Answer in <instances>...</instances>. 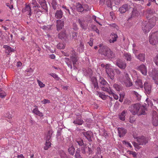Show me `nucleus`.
Masks as SVG:
<instances>
[{
  "mask_svg": "<svg viewBox=\"0 0 158 158\" xmlns=\"http://www.w3.org/2000/svg\"><path fill=\"white\" fill-rule=\"evenodd\" d=\"M99 82L101 84L100 86L102 90L108 92L110 96L105 95L103 92L97 91L96 92V94L97 96H99V97L102 99H108L109 98L112 99V96H113L114 99H118V96L113 93L111 90L109 84L103 77H100Z\"/></svg>",
  "mask_w": 158,
  "mask_h": 158,
  "instance_id": "1",
  "label": "nucleus"
},
{
  "mask_svg": "<svg viewBox=\"0 0 158 158\" xmlns=\"http://www.w3.org/2000/svg\"><path fill=\"white\" fill-rule=\"evenodd\" d=\"M129 109L133 115H140L146 114V111L147 110V108L139 103H137L132 105L129 107Z\"/></svg>",
  "mask_w": 158,
  "mask_h": 158,
  "instance_id": "2",
  "label": "nucleus"
},
{
  "mask_svg": "<svg viewBox=\"0 0 158 158\" xmlns=\"http://www.w3.org/2000/svg\"><path fill=\"white\" fill-rule=\"evenodd\" d=\"M156 15H154L148 21H146L143 23L142 29L144 32H148L154 26L156 21Z\"/></svg>",
  "mask_w": 158,
  "mask_h": 158,
  "instance_id": "3",
  "label": "nucleus"
},
{
  "mask_svg": "<svg viewBox=\"0 0 158 158\" xmlns=\"http://www.w3.org/2000/svg\"><path fill=\"white\" fill-rule=\"evenodd\" d=\"M100 49L98 51L99 53L110 58H113L114 57V54L113 52L107 46H102V44H100Z\"/></svg>",
  "mask_w": 158,
  "mask_h": 158,
  "instance_id": "4",
  "label": "nucleus"
},
{
  "mask_svg": "<svg viewBox=\"0 0 158 158\" xmlns=\"http://www.w3.org/2000/svg\"><path fill=\"white\" fill-rule=\"evenodd\" d=\"M66 56H70V59L72 60L73 67L74 69L76 68V63L78 62L79 58L77 56V54L76 53L75 51L73 49H72L70 52H68L66 55Z\"/></svg>",
  "mask_w": 158,
  "mask_h": 158,
  "instance_id": "5",
  "label": "nucleus"
},
{
  "mask_svg": "<svg viewBox=\"0 0 158 158\" xmlns=\"http://www.w3.org/2000/svg\"><path fill=\"white\" fill-rule=\"evenodd\" d=\"M149 41L150 44L154 45L158 43V31L152 33L149 36Z\"/></svg>",
  "mask_w": 158,
  "mask_h": 158,
  "instance_id": "6",
  "label": "nucleus"
},
{
  "mask_svg": "<svg viewBox=\"0 0 158 158\" xmlns=\"http://www.w3.org/2000/svg\"><path fill=\"white\" fill-rule=\"evenodd\" d=\"M122 82L124 83L127 87L131 86L132 85V82L131 81L129 75L126 72L124 73V76Z\"/></svg>",
  "mask_w": 158,
  "mask_h": 158,
  "instance_id": "7",
  "label": "nucleus"
},
{
  "mask_svg": "<svg viewBox=\"0 0 158 158\" xmlns=\"http://www.w3.org/2000/svg\"><path fill=\"white\" fill-rule=\"evenodd\" d=\"M152 123L155 126L158 125V113L155 111H153L152 114Z\"/></svg>",
  "mask_w": 158,
  "mask_h": 158,
  "instance_id": "8",
  "label": "nucleus"
},
{
  "mask_svg": "<svg viewBox=\"0 0 158 158\" xmlns=\"http://www.w3.org/2000/svg\"><path fill=\"white\" fill-rule=\"evenodd\" d=\"M82 134L87 139L89 142L92 141V139L94 135L93 132L91 131H88L86 132H82Z\"/></svg>",
  "mask_w": 158,
  "mask_h": 158,
  "instance_id": "9",
  "label": "nucleus"
},
{
  "mask_svg": "<svg viewBox=\"0 0 158 158\" xmlns=\"http://www.w3.org/2000/svg\"><path fill=\"white\" fill-rule=\"evenodd\" d=\"M23 13H26L29 15V17L31 16L32 13L31 9V7L29 4H25L24 7L22 10Z\"/></svg>",
  "mask_w": 158,
  "mask_h": 158,
  "instance_id": "10",
  "label": "nucleus"
},
{
  "mask_svg": "<svg viewBox=\"0 0 158 158\" xmlns=\"http://www.w3.org/2000/svg\"><path fill=\"white\" fill-rule=\"evenodd\" d=\"M152 79L155 81V83L158 85V70L156 69H154L152 70Z\"/></svg>",
  "mask_w": 158,
  "mask_h": 158,
  "instance_id": "11",
  "label": "nucleus"
},
{
  "mask_svg": "<svg viewBox=\"0 0 158 158\" xmlns=\"http://www.w3.org/2000/svg\"><path fill=\"white\" fill-rule=\"evenodd\" d=\"M143 86L145 93L148 94H150L152 91V86L150 84L145 82L144 83Z\"/></svg>",
  "mask_w": 158,
  "mask_h": 158,
  "instance_id": "12",
  "label": "nucleus"
},
{
  "mask_svg": "<svg viewBox=\"0 0 158 158\" xmlns=\"http://www.w3.org/2000/svg\"><path fill=\"white\" fill-rule=\"evenodd\" d=\"M137 141L139 145H145L148 143V139L144 136L138 138Z\"/></svg>",
  "mask_w": 158,
  "mask_h": 158,
  "instance_id": "13",
  "label": "nucleus"
},
{
  "mask_svg": "<svg viewBox=\"0 0 158 158\" xmlns=\"http://www.w3.org/2000/svg\"><path fill=\"white\" fill-rule=\"evenodd\" d=\"M116 64L119 68L122 69H124L127 66L125 62L121 60H118L116 63Z\"/></svg>",
  "mask_w": 158,
  "mask_h": 158,
  "instance_id": "14",
  "label": "nucleus"
},
{
  "mask_svg": "<svg viewBox=\"0 0 158 158\" xmlns=\"http://www.w3.org/2000/svg\"><path fill=\"white\" fill-rule=\"evenodd\" d=\"M83 122L84 121L81 118V116H77L76 119L74 120L73 123L75 124L81 125Z\"/></svg>",
  "mask_w": 158,
  "mask_h": 158,
  "instance_id": "15",
  "label": "nucleus"
},
{
  "mask_svg": "<svg viewBox=\"0 0 158 158\" xmlns=\"http://www.w3.org/2000/svg\"><path fill=\"white\" fill-rule=\"evenodd\" d=\"M41 7L45 12L48 11V7L45 0H39L38 1Z\"/></svg>",
  "mask_w": 158,
  "mask_h": 158,
  "instance_id": "16",
  "label": "nucleus"
},
{
  "mask_svg": "<svg viewBox=\"0 0 158 158\" xmlns=\"http://www.w3.org/2000/svg\"><path fill=\"white\" fill-rule=\"evenodd\" d=\"M78 22L81 27L84 29H86L88 26V24L84 20L80 19L78 20Z\"/></svg>",
  "mask_w": 158,
  "mask_h": 158,
  "instance_id": "17",
  "label": "nucleus"
},
{
  "mask_svg": "<svg viewBox=\"0 0 158 158\" xmlns=\"http://www.w3.org/2000/svg\"><path fill=\"white\" fill-rule=\"evenodd\" d=\"M138 70H139L141 72L143 75H145L147 74V68L144 65H141L138 67Z\"/></svg>",
  "mask_w": 158,
  "mask_h": 158,
  "instance_id": "18",
  "label": "nucleus"
},
{
  "mask_svg": "<svg viewBox=\"0 0 158 158\" xmlns=\"http://www.w3.org/2000/svg\"><path fill=\"white\" fill-rule=\"evenodd\" d=\"M135 87L137 89L143 88V85L141 80L137 79L135 82Z\"/></svg>",
  "mask_w": 158,
  "mask_h": 158,
  "instance_id": "19",
  "label": "nucleus"
},
{
  "mask_svg": "<svg viewBox=\"0 0 158 158\" xmlns=\"http://www.w3.org/2000/svg\"><path fill=\"white\" fill-rule=\"evenodd\" d=\"M119 136L121 138L123 137L127 133V130L123 128H118Z\"/></svg>",
  "mask_w": 158,
  "mask_h": 158,
  "instance_id": "20",
  "label": "nucleus"
},
{
  "mask_svg": "<svg viewBox=\"0 0 158 158\" xmlns=\"http://www.w3.org/2000/svg\"><path fill=\"white\" fill-rule=\"evenodd\" d=\"M35 108L32 110V113L40 117H42L43 116V114L41 112H40L38 110L37 106H35Z\"/></svg>",
  "mask_w": 158,
  "mask_h": 158,
  "instance_id": "21",
  "label": "nucleus"
},
{
  "mask_svg": "<svg viewBox=\"0 0 158 158\" xmlns=\"http://www.w3.org/2000/svg\"><path fill=\"white\" fill-rule=\"evenodd\" d=\"M110 36L111 38L109 40V42L110 43H113L117 40V39L118 38V35L116 34L112 33Z\"/></svg>",
  "mask_w": 158,
  "mask_h": 158,
  "instance_id": "22",
  "label": "nucleus"
},
{
  "mask_svg": "<svg viewBox=\"0 0 158 158\" xmlns=\"http://www.w3.org/2000/svg\"><path fill=\"white\" fill-rule=\"evenodd\" d=\"M129 7L128 5L127 4H124L119 8V11L122 13H124L128 10Z\"/></svg>",
  "mask_w": 158,
  "mask_h": 158,
  "instance_id": "23",
  "label": "nucleus"
},
{
  "mask_svg": "<svg viewBox=\"0 0 158 158\" xmlns=\"http://www.w3.org/2000/svg\"><path fill=\"white\" fill-rule=\"evenodd\" d=\"M56 23L57 29V31H59L62 29L64 26V22L60 20H58L56 21Z\"/></svg>",
  "mask_w": 158,
  "mask_h": 158,
  "instance_id": "24",
  "label": "nucleus"
},
{
  "mask_svg": "<svg viewBox=\"0 0 158 158\" xmlns=\"http://www.w3.org/2000/svg\"><path fill=\"white\" fill-rule=\"evenodd\" d=\"M63 12L61 10H57L55 13V17L56 19H61L63 16Z\"/></svg>",
  "mask_w": 158,
  "mask_h": 158,
  "instance_id": "25",
  "label": "nucleus"
},
{
  "mask_svg": "<svg viewBox=\"0 0 158 158\" xmlns=\"http://www.w3.org/2000/svg\"><path fill=\"white\" fill-rule=\"evenodd\" d=\"M135 56L140 61L143 62L145 60V54L144 53H140L138 55H135Z\"/></svg>",
  "mask_w": 158,
  "mask_h": 158,
  "instance_id": "26",
  "label": "nucleus"
},
{
  "mask_svg": "<svg viewBox=\"0 0 158 158\" xmlns=\"http://www.w3.org/2000/svg\"><path fill=\"white\" fill-rule=\"evenodd\" d=\"M75 148L73 145L70 144L68 149V151L69 154L72 156H73L75 153Z\"/></svg>",
  "mask_w": 158,
  "mask_h": 158,
  "instance_id": "27",
  "label": "nucleus"
},
{
  "mask_svg": "<svg viewBox=\"0 0 158 158\" xmlns=\"http://www.w3.org/2000/svg\"><path fill=\"white\" fill-rule=\"evenodd\" d=\"M155 11L153 10L148 9L146 11V17L148 18L152 15H154L155 14Z\"/></svg>",
  "mask_w": 158,
  "mask_h": 158,
  "instance_id": "28",
  "label": "nucleus"
},
{
  "mask_svg": "<svg viewBox=\"0 0 158 158\" xmlns=\"http://www.w3.org/2000/svg\"><path fill=\"white\" fill-rule=\"evenodd\" d=\"M46 143L45 144V146L44 147V149L45 150H48V149L51 147V143L49 140L46 139Z\"/></svg>",
  "mask_w": 158,
  "mask_h": 158,
  "instance_id": "29",
  "label": "nucleus"
},
{
  "mask_svg": "<svg viewBox=\"0 0 158 158\" xmlns=\"http://www.w3.org/2000/svg\"><path fill=\"white\" fill-rule=\"evenodd\" d=\"M3 48H5L6 50V53H8L9 54L10 52H14V49L12 48L9 46L4 45L3 47Z\"/></svg>",
  "mask_w": 158,
  "mask_h": 158,
  "instance_id": "30",
  "label": "nucleus"
},
{
  "mask_svg": "<svg viewBox=\"0 0 158 158\" xmlns=\"http://www.w3.org/2000/svg\"><path fill=\"white\" fill-rule=\"evenodd\" d=\"M83 5L79 3H77L76 6L77 10L80 12L84 11V9L83 8Z\"/></svg>",
  "mask_w": 158,
  "mask_h": 158,
  "instance_id": "31",
  "label": "nucleus"
},
{
  "mask_svg": "<svg viewBox=\"0 0 158 158\" xmlns=\"http://www.w3.org/2000/svg\"><path fill=\"white\" fill-rule=\"evenodd\" d=\"M114 88L117 91H119L122 90L123 89V87L120 85H119L117 84H114L113 85Z\"/></svg>",
  "mask_w": 158,
  "mask_h": 158,
  "instance_id": "32",
  "label": "nucleus"
},
{
  "mask_svg": "<svg viewBox=\"0 0 158 158\" xmlns=\"http://www.w3.org/2000/svg\"><path fill=\"white\" fill-rule=\"evenodd\" d=\"M127 113V111L123 110L120 114L119 115V119L122 121L125 120V114Z\"/></svg>",
  "mask_w": 158,
  "mask_h": 158,
  "instance_id": "33",
  "label": "nucleus"
},
{
  "mask_svg": "<svg viewBox=\"0 0 158 158\" xmlns=\"http://www.w3.org/2000/svg\"><path fill=\"white\" fill-rule=\"evenodd\" d=\"M124 58L127 61H130L131 59V56L129 53H125L123 54Z\"/></svg>",
  "mask_w": 158,
  "mask_h": 158,
  "instance_id": "34",
  "label": "nucleus"
},
{
  "mask_svg": "<svg viewBox=\"0 0 158 158\" xmlns=\"http://www.w3.org/2000/svg\"><path fill=\"white\" fill-rule=\"evenodd\" d=\"M80 148H77L76 151L74 155L75 158H82L80 155Z\"/></svg>",
  "mask_w": 158,
  "mask_h": 158,
  "instance_id": "35",
  "label": "nucleus"
},
{
  "mask_svg": "<svg viewBox=\"0 0 158 158\" xmlns=\"http://www.w3.org/2000/svg\"><path fill=\"white\" fill-rule=\"evenodd\" d=\"M139 14L138 11L136 9H133L132 12L131 18L136 17L139 15Z\"/></svg>",
  "mask_w": 158,
  "mask_h": 158,
  "instance_id": "36",
  "label": "nucleus"
},
{
  "mask_svg": "<svg viewBox=\"0 0 158 158\" xmlns=\"http://www.w3.org/2000/svg\"><path fill=\"white\" fill-rule=\"evenodd\" d=\"M53 131L52 130H50L47 133L46 137V139L50 140L51 137V135L53 133Z\"/></svg>",
  "mask_w": 158,
  "mask_h": 158,
  "instance_id": "37",
  "label": "nucleus"
},
{
  "mask_svg": "<svg viewBox=\"0 0 158 158\" xmlns=\"http://www.w3.org/2000/svg\"><path fill=\"white\" fill-rule=\"evenodd\" d=\"M33 70L31 68L27 69L25 70V72L26 73H27L26 74L27 76H30L31 75L33 72Z\"/></svg>",
  "mask_w": 158,
  "mask_h": 158,
  "instance_id": "38",
  "label": "nucleus"
},
{
  "mask_svg": "<svg viewBox=\"0 0 158 158\" xmlns=\"http://www.w3.org/2000/svg\"><path fill=\"white\" fill-rule=\"evenodd\" d=\"M84 44L82 42H81L79 47L78 48V50L80 52H82L84 50Z\"/></svg>",
  "mask_w": 158,
  "mask_h": 158,
  "instance_id": "39",
  "label": "nucleus"
},
{
  "mask_svg": "<svg viewBox=\"0 0 158 158\" xmlns=\"http://www.w3.org/2000/svg\"><path fill=\"white\" fill-rule=\"evenodd\" d=\"M76 142L79 145L82 146L84 145V143L83 139L81 138H78L76 140Z\"/></svg>",
  "mask_w": 158,
  "mask_h": 158,
  "instance_id": "40",
  "label": "nucleus"
},
{
  "mask_svg": "<svg viewBox=\"0 0 158 158\" xmlns=\"http://www.w3.org/2000/svg\"><path fill=\"white\" fill-rule=\"evenodd\" d=\"M32 4L33 5V7L39 8L40 7V6L38 4L35 0H32Z\"/></svg>",
  "mask_w": 158,
  "mask_h": 158,
  "instance_id": "41",
  "label": "nucleus"
},
{
  "mask_svg": "<svg viewBox=\"0 0 158 158\" xmlns=\"http://www.w3.org/2000/svg\"><path fill=\"white\" fill-rule=\"evenodd\" d=\"M65 61L66 62L68 66L70 67L71 69H72V65L71 63L69 62V59L68 58H65Z\"/></svg>",
  "mask_w": 158,
  "mask_h": 158,
  "instance_id": "42",
  "label": "nucleus"
},
{
  "mask_svg": "<svg viewBox=\"0 0 158 158\" xmlns=\"http://www.w3.org/2000/svg\"><path fill=\"white\" fill-rule=\"evenodd\" d=\"M65 47V44L62 43H60L57 45V48L59 49H64Z\"/></svg>",
  "mask_w": 158,
  "mask_h": 158,
  "instance_id": "43",
  "label": "nucleus"
},
{
  "mask_svg": "<svg viewBox=\"0 0 158 158\" xmlns=\"http://www.w3.org/2000/svg\"><path fill=\"white\" fill-rule=\"evenodd\" d=\"M66 33L64 32L60 33L58 35L59 38L61 39L64 38L66 37Z\"/></svg>",
  "mask_w": 158,
  "mask_h": 158,
  "instance_id": "44",
  "label": "nucleus"
},
{
  "mask_svg": "<svg viewBox=\"0 0 158 158\" xmlns=\"http://www.w3.org/2000/svg\"><path fill=\"white\" fill-rule=\"evenodd\" d=\"M132 94L135 98H137V99H140L141 98V96L135 91H132Z\"/></svg>",
  "mask_w": 158,
  "mask_h": 158,
  "instance_id": "45",
  "label": "nucleus"
},
{
  "mask_svg": "<svg viewBox=\"0 0 158 158\" xmlns=\"http://www.w3.org/2000/svg\"><path fill=\"white\" fill-rule=\"evenodd\" d=\"M60 156L61 158H68L67 154L62 151H60Z\"/></svg>",
  "mask_w": 158,
  "mask_h": 158,
  "instance_id": "46",
  "label": "nucleus"
},
{
  "mask_svg": "<svg viewBox=\"0 0 158 158\" xmlns=\"http://www.w3.org/2000/svg\"><path fill=\"white\" fill-rule=\"evenodd\" d=\"M105 67H106V72L107 74L108 75H109V74H111V72H109V69L110 70V68H109V64H106L105 66Z\"/></svg>",
  "mask_w": 158,
  "mask_h": 158,
  "instance_id": "47",
  "label": "nucleus"
},
{
  "mask_svg": "<svg viewBox=\"0 0 158 158\" xmlns=\"http://www.w3.org/2000/svg\"><path fill=\"white\" fill-rule=\"evenodd\" d=\"M87 148L86 145L82 147L81 149V153L83 154H85L86 153V149Z\"/></svg>",
  "mask_w": 158,
  "mask_h": 158,
  "instance_id": "48",
  "label": "nucleus"
},
{
  "mask_svg": "<svg viewBox=\"0 0 158 158\" xmlns=\"http://www.w3.org/2000/svg\"><path fill=\"white\" fill-rule=\"evenodd\" d=\"M51 26L50 25H44L41 27V28L44 30H48L51 28Z\"/></svg>",
  "mask_w": 158,
  "mask_h": 158,
  "instance_id": "49",
  "label": "nucleus"
},
{
  "mask_svg": "<svg viewBox=\"0 0 158 158\" xmlns=\"http://www.w3.org/2000/svg\"><path fill=\"white\" fill-rule=\"evenodd\" d=\"M6 95V94L4 91L0 90V98H4Z\"/></svg>",
  "mask_w": 158,
  "mask_h": 158,
  "instance_id": "50",
  "label": "nucleus"
},
{
  "mask_svg": "<svg viewBox=\"0 0 158 158\" xmlns=\"http://www.w3.org/2000/svg\"><path fill=\"white\" fill-rule=\"evenodd\" d=\"M38 83L39 86H40V88H43L44 87L45 85L43 84V83L41 81H40L39 80H37V81Z\"/></svg>",
  "mask_w": 158,
  "mask_h": 158,
  "instance_id": "51",
  "label": "nucleus"
},
{
  "mask_svg": "<svg viewBox=\"0 0 158 158\" xmlns=\"http://www.w3.org/2000/svg\"><path fill=\"white\" fill-rule=\"evenodd\" d=\"M101 148L100 147H98L97 148H96V155H100L101 153Z\"/></svg>",
  "mask_w": 158,
  "mask_h": 158,
  "instance_id": "52",
  "label": "nucleus"
},
{
  "mask_svg": "<svg viewBox=\"0 0 158 158\" xmlns=\"http://www.w3.org/2000/svg\"><path fill=\"white\" fill-rule=\"evenodd\" d=\"M83 5V8L84 9V12L88 11L89 10V8L87 4H84Z\"/></svg>",
  "mask_w": 158,
  "mask_h": 158,
  "instance_id": "53",
  "label": "nucleus"
},
{
  "mask_svg": "<svg viewBox=\"0 0 158 158\" xmlns=\"http://www.w3.org/2000/svg\"><path fill=\"white\" fill-rule=\"evenodd\" d=\"M49 75L50 76L54 78L56 80H59V77H58L57 75L55 73H50Z\"/></svg>",
  "mask_w": 158,
  "mask_h": 158,
  "instance_id": "54",
  "label": "nucleus"
},
{
  "mask_svg": "<svg viewBox=\"0 0 158 158\" xmlns=\"http://www.w3.org/2000/svg\"><path fill=\"white\" fill-rule=\"evenodd\" d=\"M52 6L54 10L56 9L57 8V5L56 2L54 0H53L52 1Z\"/></svg>",
  "mask_w": 158,
  "mask_h": 158,
  "instance_id": "55",
  "label": "nucleus"
},
{
  "mask_svg": "<svg viewBox=\"0 0 158 158\" xmlns=\"http://www.w3.org/2000/svg\"><path fill=\"white\" fill-rule=\"evenodd\" d=\"M154 61L155 64L158 66V54L154 58Z\"/></svg>",
  "mask_w": 158,
  "mask_h": 158,
  "instance_id": "56",
  "label": "nucleus"
},
{
  "mask_svg": "<svg viewBox=\"0 0 158 158\" xmlns=\"http://www.w3.org/2000/svg\"><path fill=\"white\" fill-rule=\"evenodd\" d=\"M123 143L124 144H125L127 145V146H129L130 148H131L132 147V146L130 144V143L128 142H127L126 141L124 140L123 142Z\"/></svg>",
  "mask_w": 158,
  "mask_h": 158,
  "instance_id": "57",
  "label": "nucleus"
},
{
  "mask_svg": "<svg viewBox=\"0 0 158 158\" xmlns=\"http://www.w3.org/2000/svg\"><path fill=\"white\" fill-rule=\"evenodd\" d=\"M57 139L58 141L60 142L61 141H62V139L61 138V136L60 135V133H58V134L57 135Z\"/></svg>",
  "mask_w": 158,
  "mask_h": 158,
  "instance_id": "58",
  "label": "nucleus"
},
{
  "mask_svg": "<svg viewBox=\"0 0 158 158\" xmlns=\"http://www.w3.org/2000/svg\"><path fill=\"white\" fill-rule=\"evenodd\" d=\"M93 41H94V39L93 38H90V40H89V42H88V43H89V45L90 46H92L93 45Z\"/></svg>",
  "mask_w": 158,
  "mask_h": 158,
  "instance_id": "59",
  "label": "nucleus"
},
{
  "mask_svg": "<svg viewBox=\"0 0 158 158\" xmlns=\"http://www.w3.org/2000/svg\"><path fill=\"white\" fill-rule=\"evenodd\" d=\"M125 95V93L124 92H123L121 93L120 94V99H123V98H124Z\"/></svg>",
  "mask_w": 158,
  "mask_h": 158,
  "instance_id": "60",
  "label": "nucleus"
},
{
  "mask_svg": "<svg viewBox=\"0 0 158 158\" xmlns=\"http://www.w3.org/2000/svg\"><path fill=\"white\" fill-rule=\"evenodd\" d=\"M73 29L75 30H78L77 26L76 23H73Z\"/></svg>",
  "mask_w": 158,
  "mask_h": 158,
  "instance_id": "61",
  "label": "nucleus"
},
{
  "mask_svg": "<svg viewBox=\"0 0 158 158\" xmlns=\"http://www.w3.org/2000/svg\"><path fill=\"white\" fill-rule=\"evenodd\" d=\"M72 36L74 40H76L77 39V32L73 33L72 35Z\"/></svg>",
  "mask_w": 158,
  "mask_h": 158,
  "instance_id": "62",
  "label": "nucleus"
},
{
  "mask_svg": "<svg viewBox=\"0 0 158 158\" xmlns=\"http://www.w3.org/2000/svg\"><path fill=\"white\" fill-rule=\"evenodd\" d=\"M133 145L134 146V147L137 148L138 149H139V146L138 143H133Z\"/></svg>",
  "mask_w": 158,
  "mask_h": 158,
  "instance_id": "63",
  "label": "nucleus"
},
{
  "mask_svg": "<svg viewBox=\"0 0 158 158\" xmlns=\"http://www.w3.org/2000/svg\"><path fill=\"white\" fill-rule=\"evenodd\" d=\"M131 101L129 99H125V101L124 102L125 104H129L130 103Z\"/></svg>",
  "mask_w": 158,
  "mask_h": 158,
  "instance_id": "64",
  "label": "nucleus"
}]
</instances>
